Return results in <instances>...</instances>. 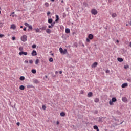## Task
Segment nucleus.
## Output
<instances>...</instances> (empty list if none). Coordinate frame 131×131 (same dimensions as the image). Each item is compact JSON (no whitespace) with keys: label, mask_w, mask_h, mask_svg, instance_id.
Wrapping results in <instances>:
<instances>
[{"label":"nucleus","mask_w":131,"mask_h":131,"mask_svg":"<svg viewBox=\"0 0 131 131\" xmlns=\"http://www.w3.org/2000/svg\"><path fill=\"white\" fill-rule=\"evenodd\" d=\"M59 52L60 53L63 54V55H65L68 53L67 49H65L64 50H63V48L61 47L59 48Z\"/></svg>","instance_id":"nucleus-1"},{"label":"nucleus","mask_w":131,"mask_h":131,"mask_svg":"<svg viewBox=\"0 0 131 131\" xmlns=\"http://www.w3.org/2000/svg\"><path fill=\"white\" fill-rule=\"evenodd\" d=\"M21 40H22V41H24V42H25V41L27 40V36H26V35H23L21 37Z\"/></svg>","instance_id":"nucleus-2"},{"label":"nucleus","mask_w":131,"mask_h":131,"mask_svg":"<svg viewBox=\"0 0 131 131\" xmlns=\"http://www.w3.org/2000/svg\"><path fill=\"white\" fill-rule=\"evenodd\" d=\"M91 13L92 15H97V14H98V11H97V10L94 9L91 10Z\"/></svg>","instance_id":"nucleus-3"},{"label":"nucleus","mask_w":131,"mask_h":131,"mask_svg":"<svg viewBox=\"0 0 131 131\" xmlns=\"http://www.w3.org/2000/svg\"><path fill=\"white\" fill-rule=\"evenodd\" d=\"M19 56H22V55H24L25 56H27V52H24L23 51H21L19 53Z\"/></svg>","instance_id":"nucleus-4"},{"label":"nucleus","mask_w":131,"mask_h":131,"mask_svg":"<svg viewBox=\"0 0 131 131\" xmlns=\"http://www.w3.org/2000/svg\"><path fill=\"white\" fill-rule=\"evenodd\" d=\"M88 38L91 40L93 39L94 38V35L92 34H89L88 35Z\"/></svg>","instance_id":"nucleus-5"},{"label":"nucleus","mask_w":131,"mask_h":131,"mask_svg":"<svg viewBox=\"0 0 131 131\" xmlns=\"http://www.w3.org/2000/svg\"><path fill=\"white\" fill-rule=\"evenodd\" d=\"M36 55H37V53L36 52V51L33 50L32 52V55L36 56Z\"/></svg>","instance_id":"nucleus-6"},{"label":"nucleus","mask_w":131,"mask_h":131,"mask_svg":"<svg viewBox=\"0 0 131 131\" xmlns=\"http://www.w3.org/2000/svg\"><path fill=\"white\" fill-rule=\"evenodd\" d=\"M98 65V62H94L92 65V68H95Z\"/></svg>","instance_id":"nucleus-7"},{"label":"nucleus","mask_w":131,"mask_h":131,"mask_svg":"<svg viewBox=\"0 0 131 131\" xmlns=\"http://www.w3.org/2000/svg\"><path fill=\"white\" fill-rule=\"evenodd\" d=\"M128 84H127V83H123L121 86L122 88H123V89H124V88H126V86H127Z\"/></svg>","instance_id":"nucleus-8"},{"label":"nucleus","mask_w":131,"mask_h":131,"mask_svg":"<svg viewBox=\"0 0 131 131\" xmlns=\"http://www.w3.org/2000/svg\"><path fill=\"white\" fill-rule=\"evenodd\" d=\"M34 30L35 31V32H36V33L41 32V31H40V29H39V28H36L34 29Z\"/></svg>","instance_id":"nucleus-9"},{"label":"nucleus","mask_w":131,"mask_h":131,"mask_svg":"<svg viewBox=\"0 0 131 131\" xmlns=\"http://www.w3.org/2000/svg\"><path fill=\"white\" fill-rule=\"evenodd\" d=\"M41 30H46L47 29V26H43L41 28Z\"/></svg>","instance_id":"nucleus-10"},{"label":"nucleus","mask_w":131,"mask_h":131,"mask_svg":"<svg viewBox=\"0 0 131 131\" xmlns=\"http://www.w3.org/2000/svg\"><path fill=\"white\" fill-rule=\"evenodd\" d=\"M11 29H16V25L15 24L11 25Z\"/></svg>","instance_id":"nucleus-11"},{"label":"nucleus","mask_w":131,"mask_h":131,"mask_svg":"<svg viewBox=\"0 0 131 131\" xmlns=\"http://www.w3.org/2000/svg\"><path fill=\"white\" fill-rule=\"evenodd\" d=\"M123 102H127V99L126 98V97H123L122 99Z\"/></svg>","instance_id":"nucleus-12"},{"label":"nucleus","mask_w":131,"mask_h":131,"mask_svg":"<svg viewBox=\"0 0 131 131\" xmlns=\"http://www.w3.org/2000/svg\"><path fill=\"white\" fill-rule=\"evenodd\" d=\"M46 32H47V33H48V34H50V33H51V32H52V31H51V30L50 29H46Z\"/></svg>","instance_id":"nucleus-13"},{"label":"nucleus","mask_w":131,"mask_h":131,"mask_svg":"<svg viewBox=\"0 0 131 131\" xmlns=\"http://www.w3.org/2000/svg\"><path fill=\"white\" fill-rule=\"evenodd\" d=\"M93 128L94 129H96L97 131H99V127H98L97 125L94 126Z\"/></svg>","instance_id":"nucleus-14"},{"label":"nucleus","mask_w":131,"mask_h":131,"mask_svg":"<svg viewBox=\"0 0 131 131\" xmlns=\"http://www.w3.org/2000/svg\"><path fill=\"white\" fill-rule=\"evenodd\" d=\"M117 60H118V62H123V59H122L121 58H118Z\"/></svg>","instance_id":"nucleus-15"},{"label":"nucleus","mask_w":131,"mask_h":131,"mask_svg":"<svg viewBox=\"0 0 131 131\" xmlns=\"http://www.w3.org/2000/svg\"><path fill=\"white\" fill-rule=\"evenodd\" d=\"M92 96H93V93L92 92L88 93V97H92Z\"/></svg>","instance_id":"nucleus-16"},{"label":"nucleus","mask_w":131,"mask_h":131,"mask_svg":"<svg viewBox=\"0 0 131 131\" xmlns=\"http://www.w3.org/2000/svg\"><path fill=\"white\" fill-rule=\"evenodd\" d=\"M20 90H21V91H24V89H25V87L24 85H20L19 86Z\"/></svg>","instance_id":"nucleus-17"},{"label":"nucleus","mask_w":131,"mask_h":131,"mask_svg":"<svg viewBox=\"0 0 131 131\" xmlns=\"http://www.w3.org/2000/svg\"><path fill=\"white\" fill-rule=\"evenodd\" d=\"M66 33H70V29L67 28L66 29Z\"/></svg>","instance_id":"nucleus-18"},{"label":"nucleus","mask_w":131,"mask_h":131,"mask_svg":"<svg viewBox=\"0 0 131 131\" xmlns=\"http://www.w3.org/2000/svg\"><path fill=\"white\" fill-rule=\"evenodd\" d=\"M48 23H50V24L52 23L53 22V19L52 18H50L48 19Z\"/></svg>","instance_id":"nucleus-19"},{"label":"nucleus","mask_w":131,"mask_h":131,"mask_svg":"<svg viewBox=\"0 0 131 131\" xmlns=\"http://www.w3.org/2000/svg\"><path fill=\"white\" fill-rule=\"evenodd\" d=\"M99 101H100V100L98 98H95L94 99L95 103H99Z\"/></svg>","instance_id":"nucleus-20"},{"label":"nucleus","mask_w":131,"mask_h":131,"mask_svg":"<svg viewBox=\"0 0 131 131\" xmlns=\"http://www.w3.org/2000/svg\"><path fill=\"white\" fill-rule=\"evenodd\" d=\"M56 19H55V22H58V21H59V16L56 15L55 16Z\"/></svg>","instance_id":"nucleus-21"},{"label":"nucleus","mask_w":131,"mask_h":131,"mask_svg":"<svg viewBox=\"0 0 131 131\" xmlns=\"http://www.w3.org/2000/svg\"><path fill=\"white\" fill-rule=\"evenodd\" d=\"M117 14L116 13H113L112 15V18H115V17H117Z\"/></svg>","instance_id":"nucleus-22"},{"label":"nucleus","mask_w":131,"mask_h":131,"mask_svg":"<svg viewBox=\"0 0 131 131\" xmlns=\"http://www.w3.org/2000/svg\"><path fill=\"white\" fill-rule=\"evenodd\" d=\"M60 116L64 117L65 116V113L63 112L60 113Z\"/></svg>","instance_id":"nucleus-23"},{"label":"nucleus","mask_w":131,"mask_h":131,"mask_svg":"<svg viewBox=\"0 0 131 131\" xmlns=\"http://www.w3.org/2000/svg\"><path fill=\"white\" fill-rule=\"evenodd\" d=\"M19 79L20 80L23 81L25 79V77H24V76H20Z\"/></svg>","instance_id":"nucleus-24"},{"label":"nucleus","mask_w":131,"mask_h":131,"mask_svg":"<svg viewBox=\"0 0 131 131\" xmlns=\"http://www.w3.org/2000/svg\"><path fill=\"white\" fill-rule=\"evenodd\" d=\"M32 73L35 74L36 73V70L32 69L31 71Z\"/></svg>","instance_id":"nucleus-25"},{"label":"nucleus","mask_w":131,"mask_h":131,"mask_svg":"<svg viewBox=\"0 0 131 131\" xmlns=\"http://www.w3.org/2000/svg\"><path fill=\"white\" fill-rule=\"evenodd\" d=\"M116 101H117V99H116V98L115 97H114L112 99V101L113 102H116Z\"/></svg>","instance_id":"nucleus-26"},{"label":"nucleus","mask_w":131,"mask_h":131,"mask_svg":"<svg viewBox=\"0 0 131 131\" xmlns=\"http://www.w3.org/2000/svg\"><path fill=\"white\" fill-rule=\"evenodd\" d=\"M38 63H39V59H36L35 62V64L36 65H37V64H38Z\"/></svg>","instance_id":"nucleus-27"},{"label":"nucleus","mask_w":131,"mask_h":131,"mask_svg":"<svg viewBox=\"0 0 131 131\" xmlns=\"http://www.w3.org/2000/svg\"><path fill=\"white\" fill-rule=\"evenodd\" d=\"M49 5L50 4H49V3H48V2H46V3H45V7H49Z\"/></svg>","instance_id":"nucleus-28"},{"label":"nucleus","mask_w":131,"mask_h":131,"mask_svg":"<svg viewBox=\"0 0 131 131\" xmlns=\"http://www.w3.org/2000/svg\"><path fill=\"white\" fill-rule=\"evenodd\" d=\"M109 104L110 105H111V106H112V105H113V101H112V100H110L109 101Z\"/></svg>","instance_id":"nucleus-29"},{"label":"nucleus","mask_w":131,"mask_h":131,"mask_svg":"<svg viewBox=\"0 0 131 131\" xmlns=\"http://www.w3.org/2000/svg\"><path fill=\"white\" fill-rule=\"evenodd\" d=\"M33 82H34V83H38V82H39L38 80H37L36 79L34 80Z\"/></svg>","instance_id":"nucleus-30"},{"label":"nucleus","mask_w":131,"mask_h":131,"mask_svg":"<svg viewBox=\"0 0 131 131\" xmlns=\"http://www.w3.org/2000/svg\"><path fill=\"white\" fill-rule=\"evenodd\" d=\"M19 51H20V52H22V51H23V47H20L19 48Z\"/></svg>","instance_id":"nucleus-31"},{"label":"nucleus","mask_w":131,"mask_h":131,"mask_svg":"<svg viewBox=\"0 0 131 131\" xmlns=\"http://www.w3.org/2000/svg\"><path fill=\"white\" fill-rule=\"evenodd\" d=\"M49 62H53V58L51 57L49 59Z\"/></svg>","instance_id":"nucleus-32"},{"label":"nucleus","mask_w":131,"mask_h":131,"mask_svg":"<svg viewBox=\"0 0 131 131\" xmlns=\"http://www.w3.org/2000/svg\"><path fill=\"white\" fill-rule=\"evenodd\" d=\"M42 108L43 110H46L47 107L46 106V105H42Z\"/></svg>","instance_id":"nucleus-33"},{"label":"nucleus","mask_w":131,"mask_h":131,"mask_svg":"<svg viewBox=\"0 0 131 131\" xmlns=\"http://www.w3.org/2000/svg\"><path fill=\"white\" fill-rule=\"evenodd\" d=\"M53 27H54V26H53V25L52 24L51 25L48 26L49 28H53Z\"/></svg>","instance_id":"nucleus-34"},{"label":"nucleus","mask_w":131,"mask_h":131,"mask_svg":"<svg viewBox=\"0 0 131 131\" xmlns=\"http://www.w3.org/2000/svg\"><path fill=\"white\" fill-rule=\"evenodd\" d=\"M25 26H27V27H28L29 26V24L27 23H25Z\"/></svg>","instance_id":"nucleus-35"},{"label":"nucleus","mask_w":131,"mask_h":131,"mask_svg":"<svg viewBox=\"0 0 131 131\" xmlns=\"http://www.w3.org/2000/svg\"><path fill=\"white\" fill-rule=\"evenodd\" d=\"M35 48H36V45L35 44L33 45L32 48L33 49H35Z\"/></svg>","instance_id":"nucleus-36"},{"label":"nucleus","mask_w":131,"mask_h":131,"mask_svg":"<svg viewBox=\"0 0 131 131\" xmlns=\"http://www.w3.org/2000/svg\"><path fill=\"white\" fill-rule=\"evenodd\" d=\"M86 41L87 42H90L91 41L90 40V39H89V38H87L86 39Z\"/></svg>","instance_id":"nucleus-37"},{"label":"nucleus","mask_w":131,"mask_h":131,"mask_svg":"<svg viewBox=\"0 0 131 131\" xmlns=\"http://www.w3.org/2000/svg\"><path fill=\"white\" fill-rule=\"evenodd\" d=\"M30 64H33V61L32 60H30L29 61Z\"/></svg>","instance_id":"nucleus-38"},{"label":"nucleus","mask_w":131,"mask_h":131,"mask_svg":"<svg viewBox=\"0 0 131 131\" xmlns=\"http://www.w3.org/2000/svg\"><path fill=\"white\" fill-rule=\"evenodd\" d=\"M28 27H29V29H31V30H32V26L29 25V26H28Z\"/></svg>","instance_id":"nucleus-39"},{"label":"nucleus","mask_w":131,"mask_h":131,"mask_svg":"<svg viewBox=\"0 0 131 131\" xmlns=\"http://www.w3.org/2000/svg\"><path fill=\"white\" fill-rule=\"evenodd\" d=\"M124 67L125 69H127V68H128L129 67L128 65H127V66H124Z\"/></svg>","instance_id":"nucleus-40"},{"label":"nucleus","mask_w":131,"mask_h":131,"mask_svg":"<svg viewBox=\"0 0 131 131\" xmlns=\"http://www.w3.org/2000/svg\"><path fill=\"white\" fill-rule=\"evenodd\" d=\"M4 36H5L4 34H0V38H2V37H4Z\"/></svg>","instance_id":"nucleus-41"},{"label":"nucleus","mask_w":131,"mask_h":131,"mask_svg":"<svg viewBox=\"0 0 131 131\" xmlns=\"http://www.w3.org/2000/svg\"><path fill=\"white\" fill-rule=\"evenodd\" d=\"M83 5H84V6H85V7H86L88 6V4L86 2H84Z\"/></svg>","instance_id":"nucleus-42"},{"label":"nucleus","mask_w":131,"mask_h":131,"mask_svg":"<svg viewBox=\"0 0 131 131\" xmlns=\"http://www.w3.org/2000/svg\"><path fill=\"white\" fill-rule=\"evenodd\" d=\"M12 40H15L16 39V37H12Z\"/></svg>","instance_id":"nucleus-43"},{"label":"nucleus","mask_w":131,"mask_h":131,"mask_svg":"<svg viewBox=\"0 0 131 131\" xmlns=\"http://www.w3.org/2000/svg\"><path fill=\"white\" fill-rule=\"evenodd\" d=\"M50 14H51V13L50 12H47V16H50Z\"/></svg>","instance_id":"nucleus-44"},{"label":"nucleus","mask_w":131,"mask_h":131,"mask_svg":"<svg viewBox=\"0 0 131 131\" xmlns=\"http://www.w3.org/2000/svg\"><path fill=\"white\" fill-rule=\"evenodd\" d=\"M0 27H3V23H0Z\"/></svg>","instance_id":"nucleus-45"},{"label":"nucleus","mask_w":131,"mask_h":131,"mask_svg":"<svg viewBox=\"0 0 131 131\" xmlns=\"http://www.w3.org/2000/svg\"><path fill=\"white\" fill-rule=\"evenodd\" d=\"M14 14H15V12H12L10 14V16H12V15H14Z\"/></svg>","instance_id":"nucleus-46"},{"label":"nucleus","mask_w":131,"mask_h":131,"mask_svg":"<svg viewBox=\"0 0 131 131\" xmlns=\"http://www.w3.org/2000/svg\"><path fill=\"white\" fill-rule=\"evenodd\" d=\"M11 16H12L13 18H14V17H17L16 15H12Z\"/></svg>","instance_id":"nucleus-47"},{"label":"nucleus","mask_w":131,"mask_h":131,"mask_svg":"<svg viewBox=\"0 0 131 131\" xmlns=\"http://www.w3.org/2000/svg\"><path fill=\"white\" fill-rule=\"evenodd\" d=\"M25 63L26 64H28V61L25 60Z\"/></svg>","instance_id":"nucleus-48"},{"label":"nucleus","mask_w":131,"mask_h":131,"mask_svg":"<svg viewBox=\"0 0 131 131\" xmlns=\"http://www.w3.org/2000/svg\"><path fill=\"white\" fill-rule=\"evenodd\" d=\"M51 25H53V26H54V25H55V22L51 23Z\"/></svg>","instance_id":"nucleus-49"},{"label":"nucleus","mask_w":131,"mask_h":131,"mask_svg":"<svg viewBox=\"0 0 131 131\" xmlns=\"http://www.w3.org/2000/svg\"><path fill=\"white\" fill-rule=\"evenodd\" d=\"M17 125H18V126H19L20 125V123L19 122H17Z\"/></svg>","instance_id":"nucleus-50"},{"label":"nucleus","mask_w":131,"mask_h":131,"mask_svg":"<svg viewBox=\"0 0 131 131\" xmlns=\"http://www.w3.org/2000/svg\"><path fill=\"white\" fill-rule=\"evenodd\" d=\"M23 30H24V31H26V28H24V29H23Z\"/></svg>","instance_id":"nucleus-51"},{"label":"nucleus","mask_w":131,"mask_h":131,"mask_svg":"<svg viewBox=\"0 0 131 131\" xmlns=\"http://www.w3.org/2000/svg\"><path fill=\"white\" fill-rule=\"evenodd\" d=\"M80 94H83V91H81L80 92Z\"/></svg>","instance_id":"nucleus-52"},{"label":"nucleus","mask_w":131,"mask_h":131,"mask_svg":"<svg viewBox=\"0 0 131 131\" xmlns=\"http://www.w3.org/2000/svg\"><path fill=\"white\" fill-rule=\"evenodd\" d=\"M106 73H109V70H106Z\"/></svg>","instance_id":"nucleus-53"},{"label":"nucleus","mask_w":131,"mask_h":131,"mask_svg":"<svg viewBox=\"0 0 131 131\" xmlns=\"http://www.w3.org/2000/svg\"><path fill=\"white\" fill-rule=\"evenodd\" d=\"M59 123L58 121H57V122H56V124L58 125V124H59Z\"/></svg>","instance_id":"nucleus-54"},{"label":"nucleus","mask_w":131,"mask_h":131,"mask_svg":"<svg viewBox=\"0 0 131 131\" xmlns=\"http://www.w3.org/2000/svg\"><path fill=\"white\" fill-rule=\"evenodd\" d=\"M59 74H62V71H59Z\"/></svg>","instance_id":"nucleus-55"},{"label":"nucleus","mask_w":131,"mask_h":131,"mask_svg":"<svg viewBox=\"0 0 131 131\" xmlns=\"http://www.w3.org/2000/svg\"><path fill=\"white\" fill-rule=\"evenodd\" d=\"M51 55V56H52L53 57V56H54V53H52Z\"/></svg>","instance_id":"nucleus-56"},{"label":"nucleus","mask_w":131,"mask_h":131,"mask_svg":"<svg viewBox=\"0 0 131 131\" xmlns=\"http://www.w3.org/2000/svg\"><path fill=\"white\" fill-rule=\"evenodd\" d=\"M116 42L118 43V42H119V41L118 40H117Z\"/></svg>","instance_id":"nucleus-57"},{"label":"nucleus","mask_w":131,"mask_h":131,"mask_svg":"<svg viewBox=\"0 0 131 131\" xmlns=\"http://www.w3.org/2000/svg\"><path fill=\"white\" fill-rule=\"evenodd\" d=\"M20 28H23V26H21L20 27Z\"/></svg>","instance_id":"nucleus-58"},{"label":"nucleus","mask_w":131,"mask_h":131,"mask_svg":"<svg viewBox=\"0 0 131 131\" xmlns=\"http://www.w3.org/2000/svg\"><path fill=\"white\" fill-rule=\"evenodd\" d=\"M61 3H64V1L62 0Z\"/></svg>","instance_id":"nucleus-59"},{"label":"nucleus","mask_w":131,"mask_h":131,"mask_svg":"<svg viewBox=\"0 0 131 131\" xmlns=\"http://www.w3.org/2000/svg\"><path fill=\"white\" fill-rule=\"evenodd\" d=\"M51 2H55V0H51Z\"/></svg>","instance_id":"nucleus-60"},{"label":"nucleus","mask_w":131,"mask_h":131,"mask_svg":"<svg viewBox=\"0 0 131 131\" xmlns=\"http://www.w3.org/2000/svg\"><path fill=\"white\" fill-rule=\"evenodd\" d=\"M55 73H56V74H57V73H58V71H56V72H55Z\"/></svg>","instance_id":"nucleus-61"},{"label":"nucleus","mask_w":131,"mask_h":131,"mask_svg":"<svg viewBox=\"0 0 131 131\" xmlns=\"http://www.w3.org/2000/svg\"><path fill=\"white\" fill-rule=\"evenodd\" d=\"M45 77H46V78H48V76H46Z\"/></svg>","instance_id":"nucleus-62"},{"label":"nucleus","mask_w":131,"mask_h":131,"mask_svg":"<svg viewBox=\"0 0 131 131\" xmlns=\"http://www.w3.org/2000/svg\"><path fill=\"white\" fill-rule=\"evenodd\" d=\"M63 17H65V15H63Z\"/></svg>","instance_id":"nucleus-63"},{"label":"nucleus","mask_w":131,"mask_h":131,"mask_svg":"<svg viewBox=\"0 0 131 131\" xmlns=\"http://www.w3.org/2000/svg\"><path fill=\"white\" fill-rule=\"evenodd\" d=\"M0 10H2V8L0 7Z\"/></svg>","instance_id":"nucleus-64"}]
</instances>
